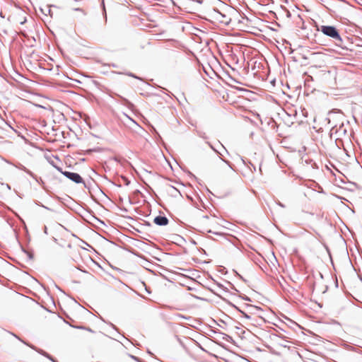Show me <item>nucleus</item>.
Segmentation results:
<instances>
[{
  "label": "nucleus",
  "mask_w": 362,
  "mask_h": 362,
  "mask_svg": "<svg viewBox=\"0 0 362 362\" xmlns=\"http://www.w3.org/2000/svg\"><path fill=\"white\" fill-rule=\"evenodd\" d=\"M278 204H279L281 207H282V208L285 207V206H284L283 204H281V202H278Z\"/></svg>",
  "instance_id": "nucleus-12"
},
{
  "label": "nucleus",
  "mask_w": 362,
  "mask_h": 362,
  "mask_svg": "<svg viewBox=\"0 0 362 362\" xmlns=\"http://www.w3.org/2000/svg\"><path fill=\"white\" fill-rule=\"evenodd\" d=\"M168 219L165 216H158L154 218L153 223L160 226H164L168 224Z\"/></svg>",
  "instance_id": "nucleus-3"
},
{
  "label": "nucleus",
  "mask_w": 362,
  "mask_h": 362,
  "mask_svg": "<svg viewBox=\"0 0 362 362\" xmlns=\"http://www.w3.org/2000/svg\"><path fill=\"white\" fill-rule=\"evenodd\" d=\"M221 146H222L223 148H224L227 151V150L226 149L225 146H223L222 144H221Z\"/></svg>",
  "instance_id": "nucleus-14"
},
{
  "label": "nucleus",
  "mask_w": 362,
  "mask_h": 362,
  "mask_svg": "<svg viewBox=\"0 0 362 362\" xmlns=\"http://www.w3.org/2000/svg\"><path fill=\"white\" fill-rule=\"evenodd\" d=\"M54 362H57V361L56 360H54Z\"/></svg>",
  "instance_id": "nucleus-15"
},
{
  "label": "nucleus",
  "mask_w": 362,
  "mask_h": 362,
  "mask_svg": "<svg viewBox=\"0 0 362 362\" xmlns=\"http://www.w3.org/2000/svg\"><path fill=\"white\" fill-rule=\"evenodd\" d=\"M218 14L221 15L222 17H225L224 15H223L221 12H219L218 11H215Z\"/></svg>",
  "instance_id": "nucleus-10"
},
{
  "label": "nucleus",
  "mask_w": 362,
  "mask_h": 362,
  "mask_svg": "<svg viewBox=\"0 0 362 362\" xmlns=\"http://www.w3.org/2000/svg\"><path fill=\"white\" fill-rule=\"evenodd\" d=\"M199 136L203 138V139H206V137L205 136V134H199Z\"/></svg>",
  "instance_id": "nucleus-11"
},
{
  "label": "nucleus",
  "mask_w": 362,
  "mask_h": 362,
  "mask_svg": "<svg viewBox=\"0 0 362 362\" xmlns=\"http://www.w3.org/2000/svg\"><path fill=\"white\" fill-rule=\"evenodd\" d=\"M24 343L26 344L25 342H24ZM27 345L29 346L31 349L35 350L37 352H38L41 355L45 356L46 358H47L48 359L52 361V362L54 361V359L53 358V357L52 356H50L48 353H47L45 351H43L42 349H37V347H35V346H34L33 345H31V344H27Z\"/></svg>",
  "instance_id": "nucleus-5"
},
{
  "label": "nucleus",
  "mask_w": 362,
  "mask_h": 362,
  "mask_svg": "<svg viewBox=\"0 0 362 362\" xmlns=\"http://www.w3.org/2000/svg\"><path fill=\"white\" fill-rule=\"evenodd\" d=\"M127 75H128V76H129L134 77V78H137V79H139V80H142L141 78H139V77H138V76H135L134 74H132V73L127 74Z\"/></svg>",
  "instance_id": "nucleus-7"
},
{
  "label": "nucleus",
  "mask_w": 362,
  "mask_h": 362,
  "mask_svg": "<svg viewBox=\"0 0 362 362\" xmlns=\"http://www.w3.org/2000/svg\"><path fill=\"white\" fill-rule=\"evenodd\" d=\"M207 144L210 146V148H211L213 151H214L216 153H218V154L219 155L220 158H221V159L224 163H226L229 166V168H230L231 170H233V168H232V166H231L230 163L228 160H226L223 159V158H221V153L219 151H217V150H216V148H214V146H212L209 142H207Z\"/></svg>",
  "instance_id": "nucleus-6"
},
{
  "label": "nucleus",
  "mask_w": 362,
  "mask_h": 362,
  "mask_svg": "<svg viewBox=\"0 0 362 362\" xmlns=\"http://www.w3.org/2000/svg\"><path fill=\"white\" fill-rule=\"evenodd\" d=\"M74 11H82L83 12V10L81 8H74Z\"/></svg>",
  "instance_id": "nucleus-13"
},
{
  "label": "nucleus",
  "mask_w": 362,
  "mask_h": 362,
  "mask_svg": "<svg viewBox=\"0 0 362 362\" xmlns=\"http://www.w3.org/2000/svg\"><path fill=\"white\" fill-rule=\"evenodd\" d=\"M55 168H56V169H57L58 171H59V172L62 174V172H64V171L62 170V168H61L57 167V166H55Z\"/></svg>",
  "instance_id": "nucleus-9"
},
{
  "label": "nucleus",
  "mask_w": 362,
  "mask_h": 362,
  "mask_svg": "<svg viewBox=\"0 0 362 362\" xmlns=\"http://www.w3.org/2000/svg\"><path fill=\"white\" fill-rule=\"evenodd\" d=\"M62 174L64 176H66L67 178H69V180L74 182L75 183L79 184V183H82L83 182L81 175L76 173L64 171V172H62Z\"/></svg>",
  "instance_id": "nucleus-2"
},
{
  "label": "nucleus",
  "mask_w": 362,
  "mask_h": 362,
  "mask_svg": "<svg viewBox=\"0 0 362 362\" xmlns=\"http://www.w3.org/2000/svg\"><path fill=\"white\" fill-rule=\"evenodd\" d=\"M243 315L244 317H245L247 319H250V316L245 313H243Z\"/></svg>",
  "instance_id": "nucleus-8"
},
{
  "label": "nucleus",
  "mask_w": 362,
  "mask_h": 362,
  "mask_svg": "<svg viewBox=\"0 0 362 362\" xmlns=\"http://www.w3.org/2000/svg\"><path fill=\"white\" fill-rule=\"evenodd\" d=\"M24 343L26 344L25 342H24ZM27 345L29 346L31 349L35 350L37 352H38L41 355L45 356L46 358H47L48 359L52 361V362L54 361V359L53 358V357L52 356H50L48 353H47L45 351H43L42 349H37V347H35V346H34L33 345H31V344H27Z\"/></svg>",
  "instance_id": "nucleus-4"
},
{
  "label": "nucleus",
  "mask_w": 362,
  "mask_h": 362,
  "mask_svg": "<svg viewBox=\"0 0 362 362\" xmlns=\"http://www.w3.org/2000/svg\"><path fill=\"white\" fill-rule=\"evenodd\" d=\"M320 31L327 36H329L339 42H341L342 40L339 34L338 30L334 26L322 25Z\"/></svg>",
  "instance_id": "nucleus-1"
}]
</instances>
